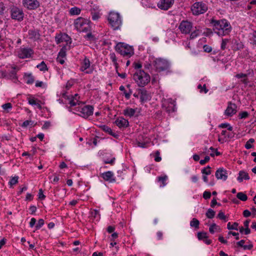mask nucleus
I'll use <instances>...</instances> for the list:
<instances>
[{"label": "nucleus", "mask_w": 256, "mask_h": 256, "mask_svg": "<svg viewBox=\"0 0 256 256\" xmlns=\"http://www.w3.org/2000/svg\"><path fill=\"white\" fill-rule=\"evenodd\" d=\"M210 24H212L215 32L218 36H226L231 31V26L230 22L226 19L220 20L212 19Z\"/></svg>", "instance_id": "f257e3e1"}, {"label": "nucleus", "mask_w": 256, "mask_h": 256, "mask_svg": "<svg viewBox=\"0 0 256 256\" xmlns=\"http://www.w3.org/2000/svg\"><path fill=\"white\" fill-rule=\"evenodd\" d=\"M133 78L138 85L140 87H144L146 85L150 80V75L143 70L136 71L133 75Z\"/></svg>", "instance_id": "f03ea898"}, {"label": "nucleus", "mask_w": 256, "mask_h": 256, "mask_svg": "<svg viewBox=\"0 0 256 256\" xmlns=\"http://www.w3.org/2000/svg\"><path fill=\"white\" fill-rule=\"evenodd\" d=\"M75 28L79 32H88L92 30L90 21L82 17L76 18L74 22Z\"/></svg>", "instance_id": "7ed1b4c3"}, {"label": "nucleus", "mask_w": 256, "mask_h": 256, "mask_svg": "<svg viewBox=\"0 0 256 256\" xmlns=\"http://www.w3.org/2000/svg\"><path fill=\"white\" fill-rule=\"evenodd\" d=\"M116 50L121 55L128 58L130 57L134 54L132 46L122 42H120L116 45Z\"/></svg>", "instance_id": "20e7f679"}, {"label": "nucleus", "mask_w": 256, "mask_h": 256, "mask_svg": "<svg viewBox=\"0 0 256 256\" xmlns=\"http://www.w3.org/2000/svg\"><path fill=\"white\" fill-rule=\"evenodd\" d=\"M108 20L110 24L114 30L120 28L122 25V20L118 13L114 12H110Z\"/></svg>", "instance_id": "39448f33"}, {"label": "nucleus", "mask_w": 256, "mask_h": 256, "mask_svg": "<svg viewBox=\"0 0 256 256\" xmlns=\"http://www.w3.org/2000/svg\"><path fill=\"white\" fill-rule=\"evenodd\" d=\"M152 66L158 72L166 70L170 68L168 62L161 58L154 60L152 62Z\"/></svg>", "instance_id": "423d86ee"}, {"label": "nucleus", "mask_w": 256, "mask_h": 256, "mask_svg": "<svg viewBox=\"0 0 256 256\" xmlns=\"http://www.w3.org/2000/svg\"><path fill=\"white\" fill-rule=\"evenodd\" d=\"M208 10V6L202 2H196L191 6L192 14L194 16L204 14Z\"/></svg>", "instance_id": "0eeeda50"}, {"label": "nucleus", "mask_w": 256, "mask_h": 256, "mask_svg": "<svg viewBox=\"0 0 256 256\" xmlns=\"http://www.w3.org/2000/svg\"><path fill=\"white\" fill-rule=\"evenodd\" d=\"M10 16L12 19L21 22L24 18V13L22 8L13 6L10 8Z\"/></svg>", "instance_id": "6e6552de"}, {"label": "nucleus", "mask_w": 256, "mask_h": 256, "mask_svg": "<svg viewBox=\"0 0 256 256\" xmlns=\"http://www.w3.org/2000/svg\"><path fill=\"white\" fill-rule=\"evenodd\" d=\"M192 28V23L188 20H182L178 26V28L182 34H190Z\"/></svg>", "instance_id": "1a4fd4ad"}, {"label": "nucleus", "mask_w": 256, "mask_h": 256, "mask_svg": "<svg viewBox=\"0 0 256 256\" xmlns=\"http://www.w3.org/2000/svg\"><path fill=\"white\" fill-rule=\"evenodd\" d=\"M78 111L80 112V116L86 118L93 114L94 107L90 105H86L83 108H79Z\"/></svg>", "instance_id": "9d476101"}, {"label": "nucleus", "mask_w": 256, "mask_h": 256, "mask_svg": "<svg viewBox=\"0 0 256 256\" xmlns=\"http://www.w3.org/2000/svg\"><path fill=\"white\" fill-rule=\"evenodd\" d=\"M162 108L168 114L174 112L176 109V102L171 98L164 100Z\"/></svg>", "instance_id": "9b49d317"}, {"label": "nucleus", "mask_w": 256, "mask_h": 256, "mask_svg": "<svg viewBox=\"0 0 256 256\" xmlns=\"http://www.w3.org/2000/svg\"><path fill=\"white\" fill-rule=\"evenodd\" d=\"M22 4L24 8L28 10H36L40 6L38 0H22Z\"/></svg>", "instance_id": "f8f14e48"}, {"label": "nucleus", "mask_w": 256, "mask_h": 256, "mask_svg": "<svg viewBox=\"0 0 256 256\" xmlns=\"http://www.w3.org/2000/svg\"><path fill=\"white\" fill-rule=\"evenodd\" d=\"M34 54V50L30 48H20L18 52V56L24 59L30 58Z\"/></svg>", "instance_id": "ddd939ff"}, {"label": "nucleus", "mask_w": 256, "mask_h": 256, "mask_svg": "<svg viewBox=\"0 0 256 256\" xmlns=\"http://www.w3.org/2000/svg\"><path fill=\"white\" fill-rule=\"evenodd\" d=\"M174 0H160L158 3V6L159 8L166 10L172 6Z\"/></svg>", "instance_id": "4468645a"}, {"label": "nucleus", "mask_w": 256, "mask_h": 256, "mask_svg": "<svg viewBox=\"0 0 256 256\" xmlns=\"http://www.w3.org/2000/svg\"><path fill=\"white\" fill-rule=\"evenodd\" d=\"M215 176L218 180H226L228 178L227 171L223 168H220L216 170Z\"/></svg>", "instance_id": "2eb2a0df"}, {"label": "nucleus", "mask_w": 256, "mask_h": 256, "mask_svg": "<svg viewBox=\"0 0 256 256\" xmlns=\"http://www.w3.org/2000/svg\"><path fill=\"white\" fill-rule=\"evenodd\" d=\"M100 176L106 181L110 182H116V179L114 178V173L111 171H108L100 174Z\"/></svg>", "instance_id": "dca6fc26"}, {"label": "nucleus", "mask_w": 256, "mask_h": 256, "mask_svg": "<svg viewBox=\"0 0 256 256\" xmlns=\"http://www.w3.org/2000/svg\"><path fill=\"white\" fill-rule=\"evenodd\" d=\"M236 108L237 106L236 104L230 102L225 111V114L228 116H232L236 113Z\"/></svg>", "instance_id": "f3484780"}, {"label": "nucleus", "mask_w": 256, "mask_h": 256, "mask_svg": "<svg viewBox=\"0 0 256 256\" xmlns=\"http://www.w3.org/2000/svg\"><path fill=\"white\" fill-rule=\"evenodd\" d=\"M115 124H116L119 128H127L128 125L129 123L128 120H126L122 117H120L118 118H117L115 120Z\"/></svg>", "instance_id": "a211bd4d"}, {"label": "nucleus", "mask_w": 256, "mask_h": 256, "mask_svg": "<svg viewBox=\"0 0 256 256\" xmlns=\"http://www.w3.org/2000/svg\"><path fill=\"white\" fill-rule=\"evenodd\" d=\"M30 38L34 40H38L40 38V34L37 30L32 29L28 30Z\"/></svg>", "instance_id": "6ab92c4d"}, {"label": "nucleus", "mask_w": 256, "mask_h": 256, "mask_svg": "<svg viewBox=\"0 0 256 256\" xmlns=\"http://www.w3.org/2000/svg\"><path fill=\"white\" fill-rule=\"evenodd\" d=\"M250 178L248 174L244 170H240L238 172V176L237 178V180L241 182L244 180H249Z\"/></svg>", "instance_id": "aec40b11"}, {"label": "nucleus", "mask_w": 256, "mask_h": 256, "mask_svg": "<svg viewBox=\"0 0 256 256\" xmlns=\"http://www.w3.org/2000/svg\"><path fill=\"white\" fill-rule=\"evenodd\" d=\"M90 62L89 59L87 57L85 56L82 64L80 70L82 72H85L86 69L90 68Z\"/></svg>", "instance_id": "412c9836"}, {"label": "nucleus", "mask_w": 256, "mask_h": 256, "mask_svg": "<svg viewBox=\"0 0 256 256\" xmlns=\"http://www.w3.org/2000/svg\"><path fill=\"white\" fill-rule=\"evenodd\" d=\"M101 128L105 132L108 133L110 135L112 136L115 138H117L118 137V134L116 132H112V130L109 126L106 125H102L100 126Z\"/></svg>", "instance_id": "4be33fe9"}, {"label": "nucleus", "mask_w": 256, "mask_h": 256, "mask_svg": "<svg viewBox=\"0 0 256 256\" xmlns=\"http://www.w3.org/2000/svg\"><path fill=\"white\" fill-rule=\"evenodd\" d=\"M149 99V96L146 90L144 89L140 90V100L142 102H144Z\"/></svg>", "instance_id": "5701e85b"}, {"label": "nucleus", "mask_w": 256, "mask_h": 256, "mask_svg": "<svg viewBox=\"0 0 256 256\" xmlns=\"http://www.w3.org/2000/svg\"><path fill=\"white\" fill-rule=\"evenodd\" d=\"M136 112V109L127 108L123 111V114L125 116H129L130 118L133 116Z\"/></svg>", "instance_id": "b1692460"}, {"label": "nucleus", "mask_w": 256, "mask_h": 256, "mask_svg": "<svg viewBox=\"0 0 256 256\" xmlns=\"http://www.w3.org/2000/svg\"><path fill=\"white\" fill-rule=\"evenodd\" d=\"M24 78L27 84H32L34 82V78L32 74H25Z\"/></svg>", "instance_id": "393cba45"}, {"label": "nucleus", "mask_w": 256, "mask_h": 256, "mask_svg": "<svg viewBox=\"0 0 256 256\" xmlns=\"http://www.w3.org/2000/svg\"><path fill=\"white\" fill-rule=\"evenodd\" d=\"M168 179V177L167 176L164 175L163 176H158V182L162 183V184L160 185V186H164L166 184V180Z\"/></svg>", "instance_id": "a878e982"}, {"label": "nucleus", "mask_w": 256, "mask_h": 256, "mask_svg": "<svg viewBox=\"0 0 256 256\" xmlns=\"http://www.w3.org/2000/svg\"><path fill=\"white\" fill-rule=\"evenodd\" d=\"M200 30L199 29L197 28L196 27H195V30H193L190 34V39L193 40L198 36L200 35Z\"/></svg>", "instance_id": "bb28decb"}, {"label": "nucleus", "mask_w": 256, "mask_h": 256, "mask_svg": "<svg viewBox=\"0 0 256 256\" xmlns=\"http://www.w3.org/2000/svg\"><path fill=\"white\" fill-rule=\"evenodd\" d=\"M200 222L196 218H193L190 222V226L191 227L194 228L196 229L199 228Z\"/></svg>", "instance_id": "cd10ccee"}, {"label": "nucleus", "mask_w": 256, "mask_h": 256, "mask_svg": "<svg viewBox=\"0 0 256 256\" xmlns=\"http://www.w3.org/2000/svg\"><path fill=\"white\" fill-rule=\"evenodd\" d=\"M80 9L77 7H74L70 9V14L71 15H78L80 13Z\"/></svg>", "instance_id": "c85d7f7f"}, {"label": "nucleus", "mask_w": 256, "mask_h": 256, "mask_svg": "<svg viewBox=\"0 0 256 256\" xmlns=\"http://www.w3.org/2000/svg\"><path fill=\"white\" fill-rule=\"evenodd\" d=\"M36 67L38 68L40 71L45 72L48 70V68L44 61L42 62L40 64L37 65Z\"/></svg>", "instance_id": "c756f323"}, {"label": "nucleus", "mask_w": 256, "mask_h": 256, "mask_svg": "<svg viewBox=\"0 0 256 256\" xmlns=\"http://www.w3.org/2000/svg\"><path fill=\"white\" fill-rule=\"evenodd\" d=\"M110 60H112V62H113V63L115 66L116 69H117V68H118V64L117 63V62H116L117 58H116L115 54L114 53L110 54Z\"/></svg>", "instance_id": "7c9ffc66"}, {"label": "nucleus", "mask_w": 256, "mask_h": 256, "mask_svg": "<svg viewBox=\"0 0 256 256\" xmlns=\"http://www.w3.org/2000/svg\"><path fill=\"white\" fill-rule=\"evenodd\" d=\"M236 197L242 201H246L248 199L247 196L242 192H238L236 194Z\"/></svg>", "instance_id": "2f4dec72"}, {"label": "nucleus", "mask_w": 256, "mask_h": 256, "mask_svg": "<svg viewBox=\"0 0 256 256\" xmlns=\"http://www.w3.org/2000/svg\"><path fill=\"white\" fill-rule=\"evenodd\" d=\"M198 238L199 240H203L208 238L207 233L206 232H198L197 234Z\"/></svg>", "instance_id": "473e14b6"}, {"label": "nucleus", "mask_w": 256, "mask_h": 256, "mask_svg": "<svg viewBox=\"0 0 256 256\" xmlns=\"http://www.w3.org/2000/svg\"><path fill=\"white\" fill-rule=\"evenodd\" d=\"M216 212L213 210L209 208L206 212V215L208 218H212L214 216Z\"/></svg>", "instance_id": "72a5a7b5"}, {"label": "nucleus", "mask_w": 256, "mask_h": 256, "mask_svg": "<svg viewBox=\"0 0 256 256\" xmlns=\"http://www.w3.org/2000/svg\"><path fill=\"white\" fill-rule=\"evenodd\" d=\"M238 223L235 222L232 225H231L230 222H228L227 224V228L228 230H238Z\"/></svg>", "instance_id": "f704fd0d"}, {"label": "nucleus", "mask_w": 256, "mask_h": 256, "mask_svg": "<svg viewBox=\"0 0 256 256\" xmlns=\"http://www.w3.org/2000/svg\"><path fill=\"white\" fill-rule=\"evenodd\" d=\"M201 172L203 174L209 175L211 174L210 167L208 166L202 169Z\"/></svg>", "instance_id": "c9c22d12"}, {"label": "nucleus", "mask_w": 256, "mask_h": 256, "mask_svg": "<svg viewBox=\"0 0 256 256\" xmlns=\"http://www.w3.org/2000/svg\"><path fill=\"white\" fill-rule=\"evenodd\" d=\"M254 142V138H250L248 141L246 142L245 144V148L246 149H250L253 147V146L251 144Z\"/></svg>", "instance_id": "e433bc0d"}, {"label": "nucleus", "mask_w": 256, "mask_h": 256, "mask_svg": "<svg viewBox=\"0 0 256 256\" xmlns=\"http://www.w3.org/2000/svg\"><path fill=\"white\" fill-rule=\"evenodd\" d=\"M44 222L42 218L39 219L35 226L36 230L44 226Z\"/></svg>", "instance_id": "4c0bfd02"}, {"label": "nucleus", "mask_w": 256, "mask_h": 256, "mask_svg": "<svg viewBox=\"0 0 256 256\" xmlns=\"http://www.w3.org/2000/svg\"><path fill=\"white\" fill-rule=\"evenodd\" d=\"M18 176H15L12 178L8 182L10 186H12L13 185L16 184H17L18 182Z\"/></svg>", "instance_id": "58836bf2"}, {"label": "nucleus", "mask_w": 256, "mask_h": 256, "mask_svg": "<svg viewBox=\"0 0 256 256\" xmlns=\"http://www.w3.org/2000/svg\"><path fill=\"white\" fill-rule=\"evenodd\" d=\"M218 228L215 223L212 224L209 228V232L210 234H213L215 230H216Z\"/></svg>", "instance_id": "ea45409f"}, {"label": "nucleus", "mask_w": 256, "mask_h": 256, "mask_svg": "<svg viewBox=\"0 0 256 256\" xmlns=\"http://www.w3.org/2000/svg\"><path fill=\"white\" fill-rule=\"evenodd\" d=\"M198 88L200 90V92H204L205 94H206L208 91V90L206 88L205 84L202 86L201 84H198Z\"/></svg>", "instance_id": "a19ab883"}, {"label": "nucleus", "mask_w": 256, "mask_h": 256, "mask_svg": "<svg viewBox=\"0 0 256 256\" xmlns=\"http://www.w3.org/2000/svg\"><path fill=\"white\" fill-rule=\"evenodd\" d=\"M234 235V236H236V240H239L240 239V238H239V234L238 233H236V232H229L228 234V236H227L226 237V238H229L230 237V235Z\"/></svg>", "instance_id": "79ce46f5"}, {"label": "nucleus", "mask_w": 256, "mask_h": 256, "mask_svg": "<svg viewBox=\"0 0 256 256\" xmlns=\"http://www.w3.org/2000/svg\"><path fill=\"white\" fill-rule=\"evenodd\" d=\"M217 217L220 220H224L225 222L227 221V220H226V217L224 215V214L222 211H220L218 212Z\"/></svg>", "instance_id": "37998d69"}, {"label": "nucleus", "mask_w": 256, "mask_h": 256, "mask_svg": "<svg viewBox=\"0 0 256 256\" xmlns=\"http://www.w3.org/2000/svg\"><path fill=\"white\" fill-rule=\"evenodd\" d=\"M33 124H34V122H32V120H25L24 122L22 124L21 126L23 128H26L28 125H32V126L33 125Z\"/></svg>", "instance_id": "c03bdc74"}, {"label": "nucleus", "mask_w": 256, "mask_h": 256, "mask_svg": "<svg viewBox=\"0 0 256 256\" xmlns=\"http://www.w3.org/2000/svg\"><path fill=\"white\" fill-rule=\"evenodd\" d=\"M248 116V113L247 112H242L239 114L238 117L240 119L245 118Z\"/></svg>", "instance_id": "a18cd8bd"}, {"label": "nucleus", "mask_w": 256, "mask_h": 256, "mask_svg": "<svg viewBox=\"0 0 256 256\" xmlns=\"http://www.w3.org/2000/svg\"><path fill=\"white\" fill-rule=\"evenodd\" d=\"M2 108L4 110H8L12 108V104L11 103L8 102L2 105Z\"/></svg>", "instance_id": "49530a36"}, {"label": "nucleus", "mask_w": 256, "mask_h": 256, "mask_svg": "<svg viewBox=\"0 0 256 256\" xmlns=\"http://www.w3.org/2000/svg\"><path fill=\"white\" fill-rule=\"evenodd\" d=\"M162 158L160 156V152L158 150L155 153L154 160L156 162H160Z\"/></svg>", "instance_id": "de8ad7c7"}, {"label": "nucleus", "mask_w": 256, "mask_h": 256, "mask_svg": "<svg viewBox=\"0 0 256 256\" xmlns=\"http://www.w3.org/2000/svg\"><path fill=\"white\" fill-rule=\"evenodd\" d=\"M115 160H116V158L114 157L112 158H111L110 160H108V159L105 160H104V164H110L111 165H112L114 164Z\"/></svg>", "instance_id": "09e8293b"}, {"label": "nucleus", "mask_w": 256, "mask_h": 256, "mask_svg": "<svg viewBox=\"0 0 256 256\" xmlns=\"http://www.w3.org/2000/svg\"><path fill=\"white\" fill-rule=\"evenodd\" d=\"M228 39H222V42L221 44V48L224 50L226 48V45L228 42Z\"/></svg>", "instance_id": "8fccbe9b"}, {"label": "nucleus", "mask_w": 256, "mask_h": 256, "mask_svg": "<svg viewBox=\"0 0 256 256\" xmlns=\"http://www.w3.org/2000/svg\"><path fill=\"white\" fill-rule=\"evenodd\" d=\"M210 196H211V193L210 192H208V191L204 192L203 194V198L205 200H208V199L210 198Z\"/></svg>", "instance_id": "3c124183"}, {"label": "nucleus", "mask_w": 256, "mask_h": 256, "mask_svg": "<svg viewBox=\"0 0 256 256\" xmlns=\"http://www.w3.org/2000/svg\"><path fill=\"white\" fill-rule=\"evenodd\" d=\"M210 160V156H205V158L204 160H201L200 161V164L201 165H204L206 163L208 162Z\"/></svg>", "instance_id": "603ef678"}, {"label": "nucleus", "mask_w": 256, "mask_h": 256, "mask_svg": "<svg viewBox=\"0 0 256 256\" xmlns=\"http://www.w3.org/2000/svg\"><path fill=\"white\" fill-rule=\"evenodd\" d=\"M51 126V123L48 121L44 122V125L42 126L43 130L48 129Z\"/></svg>", "instance_id": "864d4df0"}, {"label": "nucleus", "mask_w": 256, "mask_h": 256, "mask_svg": "<svg viewBox=\"0 0 256 256\" xmlns=\"http://www.w3.org/2000/svg\"><path fill=\"white\" fill-rule=\"evenodd\" d=\"M6 6L3 2L0 1V15L4 13Z\"/></svg>", "instance_id": "5fc2aeb1"}, {"label": "nucleus", "mask_w": 256, "mask_h": 256, "mask_svg": "<svg viewBox=\"0 0 256 256\" xmlns=\"http://www.w3.org/2000/svg\"><path fill=\"white\" fill-rule=\"evenodd\" d=\"M136 144L138 146L144 148L146 147V144L144 142H140V141L136 140Z\"/></svg>", "instance_id": "6e6d98bb"}, {"label": "nucleus", "mask_w": 256, "mask_h": 256, "mask_svg": "<svg viewBox=\"0 0 256 256\" xmlns=\"http://www.w3.org/2000/svg\"><path fill=\"white\" fill-rule=\"evenodd\" d=\"M203 48H204V51L206 52H210L212 50V48L210 46L206 44L204 46Z\"/></svg>", "instance_id": "4d7b16f0"}, {"label": "nucleus", "mask_w": 256, "mask_h": 256, "mask_svg": "<svg viewBox=\"0 0 256 256\" xmlns=\"http://www.w3.org/2000/svg\"><path fill=\"white\" fill-rule=\"evenodd\" d=\"M253 44H256V32L254 31L252 32V37L250 39Z\"/></svg>", "instance_id": "13d9d810"}, {"label": "nucleus", "mask_w": 256, "mask_h": 256, "mask_svg": "<svg viewBox=\"0 0 256 256\" xmlns=\"http://www.w3.org/2000/svg\"><path fill=\"white\" fill-rule=\"evenodd\" d=\"M46 198V196L43 194V191L42 189H40L38 192V198L40 200H44Z\"/></svg>", "instance_id": "bf43d9fd"}, {"label": "nucleus", "mask_w": 256, "mask_h": 256, "mask_svg": "<svg viewBox=\"0 0 256 256\" xmlns=\"http://www.w3.org/2000/svg\"><path fill=\"white\" fill-rule=\"evenodd\" d=\"M28 104H30L35 105L36 104V102L35 99L34 98H28Z\"/></svg>", "instance_id": "052dcab7"}, {"label": "nucleus", "mask_w": 256, "mask_h": 256, "mask_svg": "<svg viewBox=\"0 0 256 256\" xmlns=\"http://www.w3.org/2000/svg\"><path fill=\"white\" fill-rule=\"evenodd\" d=\"M253 248V244L250 242L248 245H244L242 247L244 250H251Z\"/></svg>", "instance_id": "680f3d73"}, {"label": "nucleus", "mask_w": 256, "mask_h": 256, "mask_svg": "<svg viewBox=\"0 0 256 256\" xmlns=\"http://www.w3.org/2000/svg\"><path fill=\"white\" fill-rule=\"evenodd\" d=\"M216 204H218V206H220V204H218L216 202V200L215 198H214L210 204V206L212 208H214Z\"/></svg>", "instance_id": "e2e57ef3"}, {"label": "nucleus", "mask_w": 256, "mask_h": 256, "mask_svg": "<svg viewBox=\"0 0 256 256\" xmlns=\"http://www.w3.org/2000/svg\"><path fill=\"white\" fill-rule=\"evenodd\" d=\"M32 200H33V196L30 193H28L26 194V200L31 201Z\"/></svg>", "instance_id": "0e129e2a"}, {"label": "nucleus", "mask_w": 256, "mask_h": 256, "mask_svg": "<svg viewBox=\"0 0 256 256\" xmlns=\"http://www.w3.org/2000/svg\"><path fill=\"white\" fill-rule=\"evenodd\" d=\"M36 219L35 218H32L30 222V226L32 228L36 224Z\"/></svg>", "instance_id": "69168bd1"}, {"label": "nucleus", "mask_w": 256, "mask_h": 256, "mask_svg": "<svg viewBox=\"0 0 256 256\" xmlns=\"http://www.w3.org/2000/svg\"><path fill=\"white\" fill-rule=\"evenodd\" d=\"M218 240L222 244H226L228 243V241L224 239V237L222 236H219Z\"/></svg>", "instance_id": "338daca9"}, {"label": "nucleus", "mask_w": 256, "mask_h": 256, "mask_svg": "<svg viewBox=\"0 0 256 256\" xmlns=\"http://www.w3.org/2000/svg\"><path fill=\"white\" fill-rule=\"evenodd\" d=\"M251 213L248 210H244L243 212V215L244 217L247 218L250 216Z\"/></svg>", "instance_id": "774afa93"}]
</instances>
